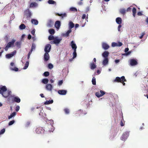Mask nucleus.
Returning a JSON list of instances; mask_svg holds the SVG:
<instances>
[{"label": "nucleus", "mask_w": 148, "mask_h": 148, "mask_svg": "<svg viewBox=\"0 0 148 148\" xmlns=\"http://www.w3.org/2000/svg\"><path fill=\"white\" fill-rule=\"evenodd\" d=\"M49 32L50 34L53 35L55 33V30L53 29H51L49 30Z\"/></svg>", "instance_id": "f704fd0d"}, {"label": "nucleus", "mask_w": 148, "mask_h": 148, "mask_svg": "<svg viewBox=\"0 0 148 148\" xmlns=\"http://www.w3.org/2000/svg\"><path fill=\"white\" fill-rule=\"evenodd\" d=\"M53 22L51 20H49L48 21L47 26L49 27H51L53 26Z\"/></svg>", "instance_id": "2eb2a0df"}, {"label": "nucleus", "mask_w": 148, "mask_h": 148, "mask_svg": "<svg viewBox=\"0 0 148 148\" xmlns=\"http://www.w3.org/2000/svg\"><path fill=\"white\" fill-rule=\"evenodd\" d=\"M51 48V45L49 44H47L45 47V52L49 53L50 51Z\"/></svg>", "instance_id": "6e6552de"}, {"label": "nucleus", "mask_w": 148, "mask_h": 148, "mask_svg": "<svg viewBox=\"0 0 148 148\" xmlns=\"http://www.w3.org/2000/svg\"><path fill=\"white\" fill-rule=\"evenodd\" d=\"M126 82V80L124 76H122L121 77H116L115 79L114 80V82H121V83L123 86L125 85V83L124 82Z\"/></svg>", "instance_id": "f03ea898"}, {"label": "nucleus", "mask_w": 148, "mask_h": 148, "mask_svg": "<svg viewBox=\"0 0 148 148\" xmlns=\"http://www.w3.org/2000/svg\"><path fill=\"white\" fill-rule=\"evenodd\" d=\"M120 12L123 15L125 14L126 13V10L125 9H121L119 10Z\"/></svg>", "instance_id": "c85d7f7f"}, {"label": "nucleus", "mask_w": 148, "mask_h": 148, "mask_svg": "<svg viewBox=\"0 0 148 148\" xmlns=\"http://www.w3.org/2000/svg\"><path fill=\"white\" fill-rule=\"evenodd\" d=\"M29 62L28 61L25 64V66L23 67V69H26L29 66Z\"/></svg>", "instance_id": "e433bc0d"}, {"label": "nucleus", "mask_w": 148, "mask_h": 148, "mask_svg": "<svg viewBox=\"0 0 148 148\" xmlns=\"http://www.w3.org/2000/svg\"><path fill=\"white\" fill-rule=\"evenodd\" d=\"M10 69L11 70L15 71H17L18 70V69L16 67H14V68H11Z\"/></svg>", "instance_id": "de8ad7c7"}, {"label": "nucleus", "mask_w": 148, "mask_h": 148, "mask_svg": "<svg viewBox=\"0 0 148 148\" xmlns=\"http://www.w3.org/2000/svg\"><path fill=\"white\" fill-rule=\"evenodd\" d=\"M70 10L71 11H77V9L75 8H70Z\"/></svg>", "instance_id": "864d4df0"}, {"label": "nucleus", "mask_w": 148, "mask_h": 148, "mask_svg": "<svg viewBox=\"0 0 148 148\" xmlns=\"http://www.w3.org/2000/svg\"><path fill=\"white\" fill-rule=\"evenodd\" d=\"M86 17V14H84L83 15H82V19H84L85 17Z\"/></svg>", "instance_id": "69168bd1"}, {"label": "nucleus", "mask_w": 148, "mask_h": 148, "mask_svg": "<svg viewBox=\"0 0 148 148\" xmlns=\"http://www.w3.org/2000/svg\"><path fill=\"white\" fill-rule=\"evenodd\" d=\"M123 120H121V122H120V125H121V127L123 126L124 125L125 123L123 121Z\"/></svg>", "instance_id": "09e8293b"}, {"label": "nucleus", "mask_w": 148, "mask_h": 148, "mask_svg": "<svg viewBox=\"0 0 148 148\" xmlns=\"http://www.w3.org/2000/svg\"><path fill=\"white\" fill-rule=\"evenodd\" d=\"M5 131V129L4 128H3L0 131V133L1 134H3Z\"/></svg>", "instance_id": "3c124183"}, {"label": "nucleus", "mask_w": 148, "mask_h": 148, "mask_svg": "<svg viewBox=\"0 0 148 148\" xmlns=\"http://www.w3.org/2000/svg\"><path fill=\"white\" fill-rule=\"evenodd\" d=\"M61 39H58L57 37H55L53 40V44L58 45V44L61 40Z\"/></svg>", "instance_id": "f8f14e48"}, {"label": "nucleus", "mask_w": 148, "mask_h": 148, "mask_svg": "<svg viewBox=\"0 0 148 148\" xmlns=\"http://www.w3.org/2000/svg\"><path fill=\"white\" fill-rule=\"evenodd\" d=\"M35 29H33L31 32V34H32V35H34L35 34Z\"/></svg>", "instance_id": "bf43d9fd"}, {"label": "nucleus", "mask_w": 148, "mask_h": 148, "mask_svg": "<svg viewBox=\"0 0 148 148\" xmlns=\"http://www.w3.org/2000/svg\"><path fill=\"white\" fill-rule=\"evenodd\" d=\"M131 9V8H130V7H129L127 8L126 11L127 12L130 11Z\"/></svg>", "instance_id": "0e129e2a"}, {"label": "nucleus", "mask_w": 148, "mask_h": 148, "mask_svg": "<svg viewBox=\"0 0 148 148\" xmlns=\"http://www.w3.org/2000/svg\"><path fill=\"white\" fill-rule=\"evenodd\" d=\"M15 41L16 40H15L13 39L11 41L9 42L5 47V50L7 51L9 48L13 47Z\"/></svg>", "instance_id": "7ed1b4c3"}, {"label": "nucleus", "mask_w": 148, "mask_h": 148, "mask_svg": "<svg viewBox=\"0 0 148 148\" xmlns=\"http://www.w3.org/2000/svg\"><path fill=\"white\" fill-rule=\"evenodd\" d=\"M50 122L51 123H52V124L48 125H47V127L49 128L51 127H53L52 124H53V120H50Z\"/></svg>", "instance_id": "a19ab883"}, {"label": "nucleus", "mask_w": 148, "mask_h": 148, "mask_svg": "<svg viewBox=\"0 0 148 148\" xmlns=\"http://www.w3.org/2000/svg\"><path fill=\"white\" fill-rule=\"evenodd\" d=\"M130 65L132 66H135L138 64L137 61L134 58L130 60Z\"/></svg>", "instance_id": "1a4fd4ad"}, {"label": "nucleus", "mask_w": 148, "mask_h": 148, "mask_svg": "<svg viewBox=\"0 0 148 148\" xmlns=\"http://www.w3.org/2000/svg\"><path fill=\"white\" fill-rule=\"evenodd\" d=\"M24 15L26 16L27 18H30L32 15V14L29 9H27L24 11Z\"/></svg>", "instance_id": "20e7f679"}, {"label": "nucleus", "mask_w": 148, "mask_h": 148, "mask_svg": "<svg viewBox=\"0 0 148 148\" xmlns=\"http://www.w3.org/2000/svg\"><path fill=\"white\" fill-rule=\"evenodd\" d=\"M129 135V132H124L121 138V139L122 140L125 141Z\"/></svg>", "instance_id": "39448f33"}, {"label": "nucleus", "mask_w": 148, "mask_h": 148, "mask_svg": "<svg viewBox=\"0 0 148 148\" xmlns=\"http://www.w3.org/2000/svg\"><path fill=\"white\" fill-rule=\"evenodd\" d=\"M72 32V30L71 29H69L67 32L64 34V36L67 37L69 36V34Z\"/></svg>", "instance_id": "bb28decb"}, {"label": "nucleus", "mask_w": 148, "mask_h": 148, "mask_svg": "<svg viewBox=\"0 0 148 148\" xmlns=\"http://www.w3.org/2000/svg\"><path fill=\"white\" fill-rule=\"evenodd\" d=\"M121 24H119L118 26V29L119 31H120V29L121 27Z\"/></svg>", "instance_id": "052dcab7"}, {"label": "nucleus", "mask_w": 148, "mask_h": 148, "mask_svg": "<svg viewBox=\"0 0 148 148\" xmlns=\"http://www.w3.org/2000/svg\"><path fill=\"white\" fill-rule=\"evenodd\" d=\"M15 122V121L13 120L10 121L8 123L9 125H11L13 124Z\"/></svg>", "instance_id": "49530a36"}, {"label": "nucleus", "mask_w": 148, "mask_h": 148, "mask_svg": "<svg viewBox=\"0 0 148 148\" xmlns=\"http://www.w3.org/2000/svg\"><path fill=\"white\" fill-rule=\"evenodd\" d=\"M32 51H30L28 53L27 55V59H29V58L30 55L32 53Z\"/></svg>", "instance_id": "603ef678"}, {"label": "nucleus", "mask_w": 148, "mask_h": 148, "mask_svg": "<svg viewBox=\"0 0 148 148\" xmlns=\"http://www.w3.org/2000/svg\"><path fill=\"white\" fill-rule=\"evenodd\" d=\"M144 35H145V33H142L140 37V38L142 39L143 38V37Z\"/></svg>", "instance_id": "680f3d73"}, {"label": "nucleus", "mask_w": 148, "mask_h": 148, "mask_svg": "<svg viewBox=\"0 0 148 148\" xmlns=\"http://www.w3.org/2000/svg\"><path fill=\"white\" fill-rule=\"evenodd\" d=\"M11 92L9 90H7V88L5 86L0 85V94H1L4 97L6 98L11 94Z\"/></svg>", "instance_id": "f257e3e1"}, {"label": "nucleus", "mask_w": 148, "mask_h": 148, "mask_svg": "<svg viewBox=\"0 0 148 148\" xmlns=\"http://www.w3.org/2000/svg\"><path fill=\"white\" fill-rule=\"evenodd\" d=\"M12 101L16 103H19L21 101L20 99L18 97H14L12 98Z\"/></svg>", "instance_id": "ddd939ff"}, {"label": "nucleus", "mask_w": 148, "mask_h": 148, "mask_svg": "<svg viewBox=\"0 0 148 148\" xmlns=\"http://www.w3.org/2000/svg\"><path fill=\"white\" fill-rule=\"evenodd\" d=\"M131 53V52L130 51H128L127 52L125 53V54H124V55H129Z\"/></svg>", "instance_id": "e2e57ef3"}, {"label": "nucleus", "mask_w": 148, "mask_h": 148, "mask_svg": "<svg viewBox=\"0 0 148 148\" xmlns=\"http://www.w3.org/2000/svg\"><path fill=\"white\" fill-rule=\"evenodd\" d=\"M32 36L30 34H29L28 36V38L30 40Z\"/></svg>", "instance_id": "338daca9"}, {"label": "nucleus", "mask_w": 148, "mask_h": 148, "mask_svg": "<svg viewBox=\"0 0 148 148\" xmlns=\"http://www.w3.org/2000/svg\"><path fill=\"white\" fill-rule=\"evenodd\" d=\"M44 60L45 62L47 61L49 59V56L48 53L45 52L44 55Z\"/></svg>", "instance_id": "9b49d317"}, {"label": "nucleus", "mask_w": 148, "mask_h": 148, "mask_svg": "<svg viewBox=\"0 0 148 148\" xmlns=\"http://www.w3.org/2000/svg\"><path fill=\"white\" fill-rule=\"evenodd\" d=\"M116 23L118 24H121L122 23V19L120 17H117L116 20Z\"/></svg>", "instance_id": "5701e85b"}, {"label": "nucleus", "mask_w": 148, "mask_h": 148, "mask_svg": "<svg viewBox=\"0 0 148 148\" xmlns=\"http://www.w3.org/2000/svg\"><path fill=\"white\" fill-rule=\"evenodd\" d=\"M53 102V100H51L50 101H47L45 102L44 103L45 105H48L50 104H52Z\"/></svg>", "instance_id": "473e14b6"}, {"label": "nucleus", "mask_w": 148, "mask_h": 148, "mask_svg": "<svg viewBox=\"0 0 148 148\" xmlns=\"http://www.w3.org/2000/svg\"><path fill=\"white\" fill-rule=\"evenodd\" d=\"M67 91L65 90H59L58 91V93L60 95H65L67 93Z\"/></svg>", "instance_id": "4468645a"}, {"label": "nucleus", "mask_w": 148, "mask_h": 148, "mask_svg": "<svg viewBox=\"0 0 148 148\" xmlns=\"http://www.w3.org/2000/svg\"><path fill=\"white\" fill-rule=\"evenodd\" d=\"M48 79H44L42 80V82L45 84H47L48 82Z\"/></svg>", "instance_id": "c9c22d12"}, {"label": "nucleus", "mask_w": 148, "mask_h": 148, "mask_svg": "<svg viewBox=\"0 0 148 148\" xmlns=\"http://www.w3.org/2000/svg\"><path fill=\"white\" fill-rule=\"evenodd\" d=\"M19 27L20 29L22 30L25 29L26 26L24 24H22L19 26Z\"/></svg>", "instance_id": "7c9ffc66"}, {"label": "nucleus", "mask_w": 148, "mask_h": 148, "mask_svg": "<svg viewBox=\"0 0 148 148\" xmlns=\"http://www.w3.org/2000/svg\"><path fill=\"white\" fill-rule=\"evenodd\" d=\"M21 43L20 41H17L16 42L15 45L17 47L20 48L21 47Z\"/></svg>", "instance_id": "c756f323"}, {"label": "nucleus", "mask_w": 148, "mask_h": 148, "mask_svg": "<svg viewBox=\"0 0 148 148\" xmlns=\"http://www.w3.org/2000/svg\"><path fill=\"white\" fill-rule=\"evenodd\" d=\"M108 58H104L102 62V64L104 65L105 66L108 64Z\"/></svg>", "instance_id": "393cba45"}, {"label": "nucleus", "mask_w": 148, "mask_h": 148, "mask_svg": "<svg viewBox=\"0 0 148 148\" xmlns=\"http://www.w3.org/2000/svg\"><path fill=\"white\" fill-rule=\"evenodd\" d=\"M53 65L51 63H49L48 65V67L50 69H52L53 68Z\"/></svg>", "instance_id": "c03bdc74"}, {"label": "nucleus", "mask_w": 148, "mask_h": 148, "mask_svg": "<svg viewBox=\"0 0 148 148\" xmlns=\"http://www.w3.org/2000/svg\"><path fill=\"white\" fill-rule=\"evenodd\" d=\"M45 130L42 127H40L37 128L36 130V132L38 134H42L44 133Z\"/></svg>", "instance_id": "0eeeda50"}, {"label": "nucleus", "mask_w": 148, "mask_h": 148, "mask_svg": "<svg viewBox=\"0 0 148 148\" xmlns=\"http://www.w3.org/2000/svg\"><path fill=\"white\" fill-rule=\"evenodd\" d=\"M129 50V49L128 48H126L125 49V52L127 53V52Z\"/></svg>", "instance_id": "774afa93"}, {"label": "nucleus", "mask_w": 148, "mask_h": 148, "mask_svg": "<svg viewBox=\"0 0 148 148\" xmlns=\"http://www.w3.org/2000/svg\"><path fill=\"white\" fill-rule=\"evenodd\" d=\"M64 110L66 114H68L69 113V110L67 108H65Z\"/></svg>", "instance_id": "a18cd8bd"}, {"label": "nucleus", "mask_w": 148, "mask_h": 148, "mask_svg": "<svg viewBox=\"0 0 148 148\" xmlns=\"http://www.w3.org/2000/svg\"><path fill=\"white\" fill-rule=\"evenodd\" d=\"M16 52V51H14L10 54H6L5 55L6 57L7 58H10L15 54Z\"/></svg>", "instance_id": "9d476101"}, {"label": "nucleus", "mask_w": 148, "mask_h": 148, "mask_svg": "<svg viewBox=\"0 0 148 148\" xmlns=\"http://www.w3.org/2000/svg\"><path fill=\"white\" fill-rule=\"evenodd\" d=\"M109 54V52L108 51H105L102 53V56L104 58H108Z\"/></svg>", "instance_id": "6ab92c4d"}, {"label": "nucleus", "mask_w": 148, "mask_h": 148, "mask_svg": "<svg viewBox=\"0 0 148 148\" xmlns=\"http://www.w3.org/2000/svg\"><path fill=\"white\" fill-rule=\"evenodd\" d=\"M102 47L104 49L107 50L110 47L107 43L103 42L102 44Z\"/></svg>", "instance_id": "f3484780"}, {"label": "nucleus", "mask_w": 148, "mask_h": 148, "mask_svg": "<svg viewBox=\"0 0 148 148\" xmlns=\"http://www.w3.org/2000/svg\"><path fill=\"white\" fill-rule=\"evenodd\" d=\"M90 69L93 70L95 69L97 65L93 62H92L90 64Z\"/></svg>", "instance_id": "4be33fe9"}, {"label": "nucleus", "mask_w": 148, "mask_h": 148, "mask_svg": "<svg viewBox=\"0 0 148 148\" xmlns=\"http://www.w3.org/2000/svg\"><path fill=\"white\" fill-rule=\"evenodd\" d=\"M31 22L32 24L36 25H38V21L37 20L34 19H32L31 20Z\"/></svg>", "instance_id": "a878e982"}, {"label": "nucleus", "mask_w": 148, "mask_h": 148, "mask_svg": "<svg viewBox=\"0 0 148 148\" xmlns=\"http://www.w3.org/2000/svg\"><path fill=\"white\" fill-rule=\"evenodd\" d=\"M132 12H133V15L134 17L135 16L136 14V8L134 7L132 9Z\"/></svg>", "instance_id": "72a5a7b5"}, {"label": "nucleus", "mask_w": 148, "mask_h": 148, "mask_svg": "<svg viewBox=\"0 0 148 148\" xmlns=\"http://www.w3.org/2000/svg\"><path fill=\"white\" fill-rule=\"evenodd\" d=\"M73 59H74L76 57L77 53L75 52H73Z\"/></svg>", "instance_id": "4d7b16f0"}, {"label": "nucleus", "mask_w": 148, "mask_h": 148, "mask_svg": "<svg viewBox=\"0 0 148 148\" xmlns=\"http://www.w3.org/2000/svg\"><path fill=\"white\" fill-rule=\"evenodd\" d=\"M53 88L52 85L51 84H47L46 86V89L48 91H51Z\"/></svg>", "instance_id": "dca6fc26"}, {"label": "nucleus", "mask_w": 148, "mask_h": 148, "mask_svg": "<svg viewBox=\"0 0 148 148\" xmlns=\"http://www.w3.org/2000/svg\"><path fill=\"white\" fill-rule=\"evenodd\" d=\"M16 114V113L15 112H13L10 115L8 116V119H10L12 118V117L15 116Z\"/></svg>", "instance_id": "cd10ccee"}, {"label": "nucleus", "mask_w": 148, "mask_h": 148, "mask_svg": "<svg viewBox=\"0 0 148 148\" xmlns=\"http://www.w3.org/2000/svg\"><path fill=\"white\" fill-rule=\"evenodd\" d=\"M123 44L122 42H119L117 43V46L120 47Z\"/></svg>", "instance_id": "13d9d810"}, {"label": "nucleus", "mask_w": 148, "mask_h": 148, "mask_svg": "<svg viewBox=\"0 0 148 148\" xmlns=\"http://www.w3.org/2000/svg\"><path fill=\"white\" fill-rule=\"evenodd\" d=\"M37 5V4L35 2L32 3L30 5V7L32 8L36 7Z\"/></svg>", "instance_id": "2f4dec72"}, {"label": "nucleus", "mask_w": 148, "mask_h": 148, "mask_svg": "<svg viewBox=\"0 0 148 148\" xmlns=\"http://www.w3.org/2000/svg\"><path fill=\"white\" fill-rule=\"evenodd\" d=\"M36 48V45L35 44L33 43L32 44V46L31 49L30 51H32V52L33 50H34Z\"/></svg>", "instance_id": "37998d69"}, {"label": "nucleus", "mask_w": 148, "mask_h": 148, "mask_svg": "<svg viewBox=\"0 0 148 148\" xmlns=\"http://www.w3.org/2000/svg\"><path fill=\"white\" fill-rule=\"evenodd\" d=\"M63 81L62 80H60L58 82V84L59 86L61 85L63 83Z\"/></svg>", "instance_id": "5fc2aeb1"}, {"label": "nucleus", "mask_w": 148, "mask_h": 148, "mask_svg": "<svg viewBox=\"0 0 148 148\" xmlns=\"http://www.w3.org/2000/svg\"><path fill=\"white\" fill-rule=\"evenodd\" d=\"M56 15L59 16H61L62 19H63L64 18L66 17L67 16V14L65 13H64L63 14H59L57 13L56 14Z\"/></svg>", "instance_id": "412c9836"}, {"label": "nucleus", "mask_w": 148, "mask_h": 148, "mask_svg": "<svg viewBox=\"0 0 148 148\" xmlns=\"http://www.w3.org/2000/svg\"><path fill=\"white\" fill-rule=\"evenodd\" d=\"M74 27V24L71 21H70L69 23V29H71Z\"/></svg>", "instance_id": "b1692460"}, {"label": "nucleus", "mask_w": 148, "mask_h": 148, "mask_svg": "<svg viewBox=\"0 0 148 148\" xmlns=\"http://www.w3.org/2000/svg\"><path fill=\"white\" fill-rule=\"evenodd\" d=\"M70 45H71L72 49L77 48V46L76 44L73 40L71 41L70 44Z\"/></svg>", "instance_id": "aec40b11"}, {"label": "nucleus", "mask_w": 148, "mask_h": 148, "mask_svg": "<svg viewBox=\"0 0 148 148\" xmlns=\"http://www.w3.org/2000/svg\"><path fill=\"white\" fill-rule=\"evenodd\" d=\"M92 84L94 85H95L96 84V79L95 77H94L92 78Z\"/></svg>", "instance_id": "58836bf2"}, {"label": "nucleus", "mask_w": 148, "mask_h": 148, "mask_svg": "<svg viewBox=\"0 0 148 148\" xmlns=\"http://www.w3.org/2000/svg\"><path fill=\"white\" fill-rule=\"evenodd\" d=\"M105 94V92L101 90L99 92H97L95 93V95L98 98L103 96Z\"/></svg>", "instance_id": "423d86ee"}, {"label": "nucleus", "mask_w": 148, "mask_h": 148, "mask_svg": "<svg viewBox=\"0 0 148 148\" xmlns=\"http://www.w3.org/2000/svg\"><path fill=\"white\" fill-rule=\"evenodd\" d=\"M55 26L57 29H59L60 26V22L59 21H57L56 22Z\"/></svg>", "instance_id": "a211bd4d"}, {"label": "nucleus", "mask_w": 148, "mask_h": 148, "mask_svg": "<svg viewBox=\"0 0 148 148\" xmlns=\"http://www.w3.org/2000/svg\"><path fill=\"white\" fill-rule=\"evenodd\" d=\"M20 109V107L18 106H16L15 110L16 112L18 111Z\"/></svg>", "instance_id": "6e6d98bb"}, {"label": "nucleus", "mask_w": 148, "mask_h": 148, "mask_svg": "<svg viewBox=\"0 0 148 148\" xmlns=\"http://www.w3.org/2000/svg\"><path fill=\"white\" fill-rule=\"evenodd\" d=\"M55 38L52 35H50L48 37V39L49 40H54Z\"/></svg>", "instance_id": "ea45409f"}, {"label": "nucleus", "mask_w": 148, "mask_h": 148, "mask_svg": "<svg viewBox=\"0 0 148 148\" xmlns=\"http://www.w3.org/2000/svg\"><path fill=\"white\" fill-rule=\"evenodd\" d=\"M112 47H115V46H117V43L114 42H113L112 43Z\"/></svg>", "instance_id": "8fccbe9b"}, {"label": "nucleus", "mask_w": 148, "mask_h": 148, "mask_svg": "<svg viewBox=\"0 0 148 148\" xmlns=\"http://www.w3.org/2000/svg\"><path fill=\"white\" fill-rule=\"evenodd\" d=\"M48 3L50 4L56 3V2L53 0H49L48 1Z\"/></svg>", "instance_id": "4c0bfd02"}, {"label": "nucleus", "mask_w": 148, "mask_h": 148, "mask_svg": "<svg viewBox=\"0 0 148 148\" xmlns=\"http://www.w3.org/2000/svg\"><path fill=\"white\" fill-rule=\"evenodd\" d=\"M49 75V72L48 71H46L44 73H43V75L45 77H47Z\"/></svg>", "instance_id": "79ce46f5"}]
</instances>
